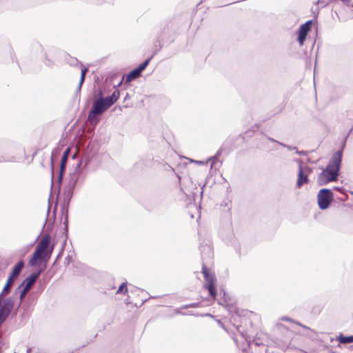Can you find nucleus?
<instances>
[{
  "label": "nucleus",
  "instance_id": "nucleus-9",
  "mask_svg": "<svg viewBox=\"0 0 353 353\" xmlns=\"http://www.w3.org/2000/svg\"><path fill=\"white\" fill-rule=\"evenodd\" d=\"M276 340L283 344H288L291 341L290 330L284 325H281L278 328Z\"/></svg>",
  "mask_w": 353,
  "mask_h": 353
},
{
  "label": "nucleus",
  "instance_id": "nucleus-8",
  "mask_svg": "<svg viewBox=\"0 0 353 353\" xmlns=\"http://www.w3.org/2000/svg\"><path fill=\"white\" fill-rule=\"evenodd\" d=\"M311 172V170L305 166L302 167L301 165L299 168L298 172V179L296 182V186L300 188L303 184L309 183L308 175Z\"/></svg>",
  "mask_w": 353,
  "mask_h": 353
},
{
  "label": "nucleus",
  "instance_id": "nucleus-15",
  "mask_svg": "<svg viewBox=\"0 0 353 353\" xmlns=\"http://www.w3.org/2000/svg\"><path fill=\"white\" fill-rule=\"evenodd\" d=\"M128 293V285L127 282H123L119 287L117 291V294H126Z\"/></svg>",
  "mask_w": 353,
  "mask_h": 353
},
{
  "label": "nucleus",
  "instance_id": "nucleus-13",
  "mask_svg": "<svg viewBox=\"0 0 353 353\" xmlns=\"http://www.w3.org/2000/svg\"><path fill=\"white\" fill-rule=\"evenodd\" d=\"M70 152V148H68L63 152L61 159V165H60V176L59 177L61 178L63 173L65 171L66 163L68 161V158L69 156V154Z\"/></svg>",
  "mask_w": 353,
  "mask_h": 353
},
{
  "label": "nucleus",
  "instance_id": "nucleus-10",
  "mask_svg": "<svg viewBox=\"0 0 353 353\" xmlns=\"http://www.w3.org/2000/svg\"><path fill=\"white\" fill-rule=\"evenodd\" d=\"M312 21L311 20L306 21L302 24L298 30V41L300 46H303L308 32L310 31L312 28Z\"/></svg>",
  "mask_w": 353,
  "mask_h": 353
},
{
  "label": "nucleus",
  "instance_id": "nucleus-2",
  "mask_svg": "<svg viewBox=\"0 0 353 353\" xmlns=\"http://www.w3.org/2000/svg\"><path fill=\"white\" fill-rule=\"evenodd\" d=\"M343 157V151L336 152L331 161L318 176L317 182L320 185H324L331 181H337Z\"/></svg>",
  "mask_w": 353,
  "mask_h": 353
},
{
  "label": "nucleus",
  "instance_id": "nucleus-3",
  "mask_svg": "<svg viewBox=\"0 0 353 353\" xmlns=\"http://www.w3.org/2000/svg\"><path fill=\"white\" fill-rule=\"evenodd\" d=\"M99 95L101 97L93 103L92 109L88 114V119L90 122L97 120V115L103 114L113 105L119 99L120 93L119 90H116L110 97L103 98L101 92Z\"/></svg>",
  "mask_w": 353,
  "mask_h": 353
},
{
  "label": "nucleus",
  "instance_id": "nucleus-17",
  "mask_svg": "<svg viewBox=\"0 0 353 353\" xmlns=\"http://www.w3.org/2000/svg\"><path fill=\"white\" fill-rule=\"evenodd\" d=\"M28 292V290H26V289L23 288L22 292H21V294H20V299H22L26 296V294H27Z\"/></svg>",
  "mask_w": 353,
  "mask_h": 353
},
{
  "label": "nucleus",
  "instance_id": "nucleus-12",
  "mask_svg": "<svg viewBox=\"0 0 353 353\" xmlns=\"http://www.w3.org/2000/svg\"><path fill=\"white\" fill-rule=\"evenodd\" d=\"M24 267V262L23 260H20L17 262V263L13 267L12 271L10 273V276L16 279L19 275L20 272L23 270Z\"/></svg>",
  "mask_w": 353,
  "mask_h": 353
},
{
  "label": "nucleus",
  "instance_id": "nucleus-14",
  "mask_svg": "<svg viewBox=\"0 0 353 353\" xmlns=\"http://www.w3.org/2000/svg\"><path fill=\"white\" fill-rule=\"evenodd\" d=\"M336 341L343 344L350 343L353 342V336H345L341 334L336 337Z\"/></svg>",
  "mask_w": 353,
  "mask_h": 353
},
{
  "label": "nucleus",
  "instance_id": "nucleus-16",
  "mask_svg": "<svg viewBox=\"0 0 353 353\" xmlns=\"http://www.w3.org/2000/svg\"><path fill=\"white\" fill-rule=\"evenodd\" d=\"M88 69L85 66H83L81 69V78H80V81H79V86L80 87L82 85L83 83L84 82L85 77L86 73L88 72Z\"/></svg>",
  "mask_w": 353,
  "mask_h": 353
},
{
  "label": "nucleus",
  "instance_id": "nucleus-1",
  "mask_svg": "<svg viewBox=\"0 0 353 353\" xmlns=\"http://www.w3.org/2000/svg\"><path fill=\"white\" fill-rule=\"evenodd\" d=\"M54 250V244H51V236L49 234H44L41 238L36 249L28 261L31 267H36L40 265L42 261L46 263L50 259Z\"/></svg>",
  "mask_w": 353,
  "mask_h": 353
},
{
  "label": "nucleus",
  "instance_id": "nucleus-11",
  "mask_svg": "<svg viewBox=\"0 0 353 353\" xmlns=\"http://www.w3.org/2000/svg\"><path fill=\"white\" fill-rule=\"evenodd\" d=\"M41 272L42 270H38L37 272L32 274L30 276H28L23 281L22 285H24V288H26V290H29L31 288V287L35 283V281L39 278Z\"/></svg>",
  "mask_w": 353,
  "mask_h": 353
},
{
  "label": "nucleus",
  "instance_id": "nucleus-6",
  "mask_svg": "<svg viewBox=\"0 0 353 353\" xmlns=\"http://www.w3.org/2000/svg\"><path fill=\"white\" fill-rule=\"evenodd\" d=\"M318 204L321 210L327 209L333 200V194L328 189H322L318 196Z\"/></svg>",
  "mask_w": 353,
  "mask_h": 353
},
{
  "label": "nucleus",
  "instance_id": "nucleus-7",
  "mask_svg": "<svg viewBox=\"0 0 353 353\" xmlns=\"http://www.w3.org/2000/svg\"><path fill=\"white\" fill-rule=\"evenodd\" d=\"M152 57L146 59L143 63L140 64L138 68L132 70L129 72L125 77V82L130 83L135 79L139 77L141 74V72L145 69V68L149 64L151 61Z\"/></svg>",
  "mask_w": 353,
  "mask_h": 353
},
{
  "label": "nucleus",
  "instance_id": "nucleus-4",
  "mask_svg": "<svg viewBox=\"0 0 353 353\" xmlns=\"http://www.w3.org/2000/svg\"><path fill=\"white\" fill-rule=\"evenodd\" d=\"M14 281V279L9 276L0 294V326L9 316L14 307L13 301L10 298H4L3 294H7L10 292Z\"/></svg>",
  "mask_w": 353,
  "mask_h": 353
},
{
  "label": "nucleus",
  "instance_id": "nucleus-5",
  "mask_svg": "<svg viewBox=\"0 0 353 353\" xmlns=\"http://www.w3.org/2000/svg\"><path fill=\"white\" fill-rule=\"evenodd\" d=\"M202 273L205 279V288L208 290L210 296L215 299L216 297V279L214 273H210L207 266L203 264L202 266Z\"/></svg>",
  "mask_w": 353,
  "mask_h": 353
}]
</instances>
